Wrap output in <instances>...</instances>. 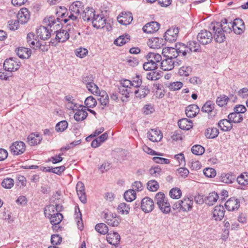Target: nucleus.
<instances>
[{
    "label": "nucleus",
    "instance_id": "3",
    "mask_svg": "<svg viewBox=\"0 0 248 248\" xmlns=\"http://www.w3.org/2000/svg\"><path fill=\"white\" fill-rule=\"evenodd\" d=\"M213 38L212 33L206 30H201L197 36L199 43L202 45L210 44L212 41Z\"/></svg>",
    "mask_w": 248,
    "mask_h": 248
},
{
    "label": "nucleus",
    "instance_id": "24",
    "mask_svg": "<svg viewBox=\"0 0 248 248\" xmlns=\"http://www.w3.org/2000/svg\"><path fill=\"white\" fill-rule=\"evenodd\" d=\"M181 211L188 212L192 209L193 203V200L189 198H185L181 200Z\"/></svg>",
    "mask_w": 248,
    "mask_h": 248
},
{
    "label": "nucleus",
    "instance_id": "41",
    "mask_svg": "<svg viewBox=\"0 0 248 248\" xmlns=\"http://www.w3.org/2000/svg\"><path fill=\"white\" fill-rule=\"evenodd\" d=\"M100 98L98 99L101 105L104 107L108 106L109 104V97L105 91L100 92L99 93Z\"/></svg>",
    "mask_w": 248,
    "mask_h": 248
},
{
    "label": "nucleus",
    "instance_id": "31",
    "mask_svg": "<svg viewBox=\"0 0 248 248\" xmlns=\"http://www.w3.org/2000/svg\"><path fill=\"white\" fill-rule=\"evenodd\" d=\"M178 125L181 129L188 130L192 127L193 123L191 120L183 118L178 121Z\"/></svg>",
    "mask_w": 248,
    "mask_h": 248
},
{
    "label": "nucleus",
    "instance_id": "39",
    "mask_svg": "<svg viewBox=\"0 0 248 248\" xmlns=\"http://www.w3.org/2000/svg\"><path fill=\"white\" fill-rule=\"evenodd\" d=\"M219 134V130L215 127L207 128L205 132V136L208 139H214L217 137Z\"/></svg>",
    "mask_w": 248,
    "mask_h": 248
},
{
    "label": "nucleus",
    "instance_id": "52",
    "mask_svg": "<svg viewBox=\"0 0 248 248\" xmlns=\"http://www.w3.org/2000/svg\"><path fill=\"white\" fill-rule=\"evenodd\" d=\"M168 51L169 55L167 56L172 60V59L177 58L178 56H180L178 52H177L176 48L173 47H169L165 49H163V53L165 52V51Z\"/></svg>",
    "mask_w": 248,
    "mask_h": 248
},
{
    "label": "nucleus",
    "instance_id": "51",
    "mask_svg": "<svg viewBox=\"0 0 248 248\" xmlns=\"http://www.w3.org/2000/svg\"><path fill=\"white\" fill-rule=\"evenodd\" d=\"M56 207L53 205H49L44 211L46 217H48L55 216V214H59L56 210H55Z\"/></svg>",
    "mask_w": 248,
    "mask_h": 248
},
{
    "label": "nucleus",
    "instance_id": "19",
    "mask_svg": "<svg viewBox=\"0 0 248 248\" xmlns=\"http://www.w3.org/2000/svg\"><path fill=\"white\" fill-rule=\"evenodd\" d=\"M61 16H62V19H61L62 23V22L64 23H67L68 22H69L67 25H70L71 24V21L72 23H73L74 21H77L78 19V17L77 16L74 15L69 11H68L66 14L62 13L61 15Z\"/></svg>",
    "mask_w": 248,
    "mask_h": 248
},
{
    "label": "nucleus",
    "instance_id": "58",
    "mask_svg": "<svg viewBox=\"0 0 248 248\" xmlns=\"http://www.w3.org/2000/svg\"><path fill=\"white\" fill-rule=\"evenodd\" d=\"M14 185V181L10 178H5L1 182V186L5 188H11Z\"/></svg>",
    "mask_w": 248,
    "mask_h": 248
},
{
    "label": "nucleus",
    "instance_id": "20",
    "mask_svg": "<svg viewBox=\"0 0 248 248\" xmlns=\"http://www.w3.org/2000/svg\"><path fill=\"white\" fill-rule=\"evenodd\" d=\"M166 58L160 62L161 68L164 71H169L174 68V62L171 58L166 56Z\"/></svg>",
    "mask_w": 248,
    "mask_h": 248
},
{
    "label": "nucleus",
    "instance_id": "38",
    "mask_svg": "<svg viewBox=\"0 0 248 248\" xmlns=\"http://www.w3.org/2000/svg\"><path fill=\"white\" fill-rule=\"evenodd\" d=\"M236 179V176L233 174L224 173L220 176V181L226 184L232 183Z\"/></svg>",
    "mask_w": 248,
    "mask_h": 248
},
{
    "label": "nucleus",
    "instance_id": "55",
    "mask_svg": "<svg viewBox=\"0 0 248 248\" xmlns=\"http://www.w3.org/2000/svg\"><path fill=\"white\" fill-rule=\"evenodd\" d=\"M68 127V123L66 121H62L57 123L55 126V129L57 132H62L67 129Z\"/></svg>",
    "mask_w": 248,
    "mask_h": 248
},
{
    "label": "nucleus",
    "instance_id": "27",
    "mask_svg": "<svg viewBox=\"0 0 248 248\" xmlns=\"http://www.w3.org/2000/svg\"><path fill=\"white\" fill-rule=\"evenodd\" d=\"M95 11L93 8L87 7L83 11L82 18L84 21H92L95 15Z\"/></svg>",
    "mask_w": 248,
    "mask_h": 248
},
{
    "label": "nucleus",
    "instance_id": "1",
    "mask_svg": "<svg viewBox=\"0 0 248 248\" xmlns=\"http://www.w3.org/2000/svg\"><path fill=\"white\" fill-rule=\"evenodd\" d=\"M218 22H212L209 27L210 29L214 33L213 35V38L218 43L223 42L226 39L224 34L225 32H224L223 29L221 28L222 26Z\"/></svg>",
    "mask_w": 248,
    "mask_h": 248
},
{
    "label": "nucleus",
    "instance_id": "8",
    "mask_svg": "<svg viewBox=\"0 0 248 248\" xmlns=\"http://www.w3.org/2000/svg\"><path fill=\"white\" fill-rule=\"evenodd\" d=\"M71 28H69L67 30H61L60 31H57L56 35V40L59 43L65 42L69 38L70 33H71Z\"/></svg>",
    "mask_w": 248,
    "mask_h": 248
},
{
    "label": "nucleus",
    "instance_id": "30",
    "mask_svg": "<svg viewBox=\"0 0 248 248\" xmlns=\"http://www.w3.org/2000/svg\"><path fill=\"white\" fill-rule=\"evenodd\" d=\"M138 89L134 91V93L137 98L140 99L144 98L149 93L150 90L145 86H140L137 87Z\"/></svg>",
    "mask_w": 248,
    "mask_h": 248
},
{
    "label": "nucleus",
    "instance_id": "59",
    "mask_svg": "<svg viewBox=\"0 0 248 248\" xmlns=\"http://www.w3.org/2000/svg\"><path fill=\"white\" fill-rule=\"evenodd\" d=\"M169 194L171 198L178 199L181 196L182 192L180 189L175 187L172 188L170 190Z\"/></svg>",
    "mask_w": 248,
    "mask_h": 248
},
{
    "label": "nucleus",
    "instance_id": "7",
    "mask_svg": "<svg viewBox=\"0 0 248 248\" xmlns=\"http://www.w3.org/2000/svg\"><path fill=\"white\" fill-rule=\"evenodd\" d=\"M92 23L94 28L96 29L103 28L106 24V19L103 14H95L94 17L92 19Z\"/></svg>",
    "mask_w": 248,
    "mask_h": 248
},
{
    "label": "nucleus",
    "instance_id": "36",
    "mask_svg": "<svg viewBox=\"0 0 248 248\" xmlns=\"http://www.w3.org/2000/svg\"><path fill=\"white\" fill-rule=\"evenodd\" d=\"M218 196L215 192L210 193L205 198V203L209 206L213 205L217 200Z\"/></svg>",
    "mask_w": 248,
    "mask_h": 248
},
{
    "label": "nucleus",
    "instance_id": "47",
    "mask_svg": "<svg viewBox=\"0 0 248 248\" xmlns=\"http://www.w3.org/2000/svg\"><path fill=\"white\" fill-rule=\"evenodd\" d=\"M75 219L77 221V225L78 226V229L80 230H82L83 226L82 223V214L80 211V209L79 207L78 206L77 209L76 208L75 209Z\"/></svg>",
    "mask_w": 248,
    "mask_h": 248
},
{
    "label": "nucleus",
    "instance_id": "44",
    "mask_svg": "<svg viewBox=\"0 0 248 248\" xmlns=\"http://www.w3.org/2000/svg\"><path fill=\"white\" fill-rule=\"evenodd\" d=\"M124 197L126 201L131 202L136 199V193L134 189H129L124 192Z\"/></svg>",
    "mask_w": 248,
    "mask_h": 248
},
{
    "label": "nucleus",
    "instance_id": "50",
    "mask_svg": "<svg viewBox=\"0 0 248 248\" xmlns=\"http://www.w3.org/2000/svg\"><path fill=\"white\" fill-rule=\"evenodd\" d=\"M192 68L189 66H184L179 68L178 74L180 76H188L192 72Z\"/></svg>",
    "mask_w": 248,
    "mask_h": 248
},
{
    "label": "nucleus",
    "instance_id": "34",
    "mask_svg": "<svg viewBox=\"0 0 248 248\" xmlns=\"http://www.w3.org/2000/svg\"><path fill=\"white\" fill-rule=\"evenodd\" d=\"M175 47L180 56L185 57L187 54H190L187 45L179 43L175 45Z\"/></svg>",
    "mask_w": 248,
    "mask_h": 248
},
{
    "label": "nucleus",
    "instance_id": "53",
    "mask_svg": "<svg viewBox=\"0 0 248 248\" xmlns=\"http://www.w3.org/2000/svg\"><path fill=\"white\" fill-rule=\"evenodd\" d=\"M214 103L211 101H207L202 106V111L209 113L212 111L214 108Z\"/></svg>",
    "mask_w": 248,
    "mask_h": 248
},
{
    "label": "nucleus",
    "instance_id": "18",
    "mask_svg": "<svg viewBox=\"0 0 248 248\" xmlns=\"http://www.w3.org/2000/svg\"><path fill=\"white\" fill-rule=\"evenodd\" d=\"M162 135L158 129H152L147 133V137L152 141L158 142L162 138Z\"/></svg>",
    "mask_w": 248,
    "mask_h": 248
},
{
    "label": "nucleus",
    "instance_id": "15",
    "mask_svg": "<svg viewBox=\"0 0 248 248\" xmlns=\"http://www.w3.org/2000/svg\"><path fill=\"white\" fill-rule=\"evenodd\" d=\"M36 34L41 39L46 40L50 38L51 33L48 27L41 26L36 30Z\"/></svg>",
    "mask_w": 248,
    "mask_h": 248
},
{
    "label": "nucleus",
    "instance_id": "61",
    "mask_svg": "<svg viewBox=\"0 0 248 248\" xmlns=\"http://www.w3.org/2000/svg\"><path fill=\"white\" fill-rule=\"evenodd\" d=\"M204 148L201 145H195L191 148V151L195 155H202L204 152Z\"/></svg>",
    "mask_w": 248,
    "mask_h": 248
},
{
    "label": "nucleus",
    "instance_id": "60",
    "mask_svg": "<svg viewBox=\"0 0 248 248\" xmlns=\"http://www.w3.org/2000/svg\"><path fill=\"white\" fill-rule=\"evenodd\" d=\"M85 105L88 108H94L97 104L96 99L92 96H90L86 98L84 101Z\"/></svg>",
    "mask_w": 248,
    "mask_h": 248
},
{
    "label": "nucleus",
    "instance_id": "42",
    "mask_svg": "<svg viewBox=\"0 0 248 248\" xmlns=\"http://www.w3.org/2000/svg\"><path fill=\"white\" fill-rule=\"evenodd\" d=\"M88 115L86 111L81 109L77 110L74 115V119L78 122L82 121L85 119Z\"/></svg>",
    "mask_w": 248,
    "mask_h": 248
},
{
    "label": "nucleus",
    "instance_id": "13",
    "mask_svg": "<svg viewBox=\"0 0 248 248\" xmlns=\"http://www.w3.org/2000/svg\"><path fill=\"white\" fill-rule=\"evenodd\" d=\"M226 209L229 211L237 210L240 207V202L235 198H231L225 203Z\"/></svg>",
    "mask_w": 248,
    "mask_h": 248
},
{
    "label": "nucleus",
    "instance_id": "5",
    "mask_svg": "<svg viewBox=\"0 0 248 248\" xmlns=\"http://www.w3.org/2000/svg\"><path fill=\"white\" fill-rule=\"evenodd\" d=\"M179 29L178 27H172L165 32L164 37L165 40L170 43L175 42L178 37Z\"/></svg>",
    "mask_w": 248,
    "mask_h": 248
},
{
    "label": "nucleus",
    "instance_id": "35",
    "mask_svg": "<svg viewBox=\"0 0 248 248\" xmlns=\"http://www.w3.org/2000/svg\"><path fill=\"white\" fill-rule=\"evenodd\" d=\"M228 119L230 120L232 123H240L243 120V117L241 114L235 112L230 113L228 116Z\"/></svg>",
    "mask_w": 248,
    "mask_h": 248
},
{
    "label": "nucleus",
    "instance_id": "28",
    "mask_svg": "<svg viewBox=\"0 0 248 248\" xmlns=\"http://www.w3.org/2000/svg\"><path fill=\"white\" fill-rule=\"evenodd\" d=\"M200 111V108L196 105H190L186 108V114L189 118L194 117Z\"/></svg>",
    "mask_w": 248,
    "mask_h": 248
},
{
    "label": "nucleus",
    "instance_id": "23",
    "mask_svg": "<svg viewBox=\"0 0 248 248\" xmlns=\"http://www.w3.org/2000/svg\"><path fill=\"white\" fill-rule=\"evenodd\" d=\"M82 3L76 1L70 6L69 11L78 17L80 12L82 11Z\"/></svg>",
    "mask_w": 248,
    "mask_h": 248
},
{
    "label": "nucleus",
    "instance_id": "4",
    "mask_svg": "<svg viewBox=\"0 0 248 248\" xmlns=\"http://www.w3.org/2000/svg\"><path fill=\"white\" fill-rule=\"evenodd\" d=\"M26 146L21 141H16L12 143L10 146L11 153L16 155L22 154L25 151Z\"/></svg>",
    "mask_w": 248,
    "mask_h": 248
},
{
    "label": "nucleus",
    "instance_id": "57",
    "mask_svg": "<svg viewBox=\"0 0 248 248\" xmlns=\"http://www.w3.org/2000/svg\"><path fill=\"white\" fill-rule=\"evenodd\" d=\"M147 187L150 191H156L159 188V185L155 180H150L147 183Z\"/></svg>",
    "mask_w": 248,
    "mask_h": 248
},
{
    "label": "nucleus",
    "instance_id": "32",
    "mask_svg": "<svg viewBox=\"0 0 248 248\" xmlns=\"http://www.w3.org/2000/svg\"><path fill=\"white\" fill-rule=\"evenodd\" d=\"M16 51L17 56L22 59H28L31 54L30 49L23 47L17 48Z\"/></svg>",
    "mask_w": 248,
    "mask_h": 248
},
{
    "label": "nucleus",
    "instance_id": "64",
    "mask_svg": "<svg viewBox=\"0 0 248 248\" xmlns=\"http://www.w3.org/2000/svg\"><path fill=\"white\" fill-rule=\"evenodd\" d=\"M34 37L35 35L32 32L29 33L27 36V42L32 48H34L36 45V43L34 41Z\"/></svg>",
    "mask_w": 248,
    "mask_h": 248
},
{
    "label": "nucleus",
    "instance_id": "10",
    "mask_svg": "<svg viewBox=\"0 0 248 248\" xmlns=\"http://www.w3.org/2000/svg\"><path fill=\"white\" fill-rule=\"evenodd\" d=\"M104 218L106 220V222L109 226L116 227L119 224V221L115 214L111 212L105 213Z\"/></svg>",
    "mask_w": 248,
    "mask_h": 248
},
{
    "label": "nucleus",
    "instance_id": "43",
    "mask_svg": "<svg viewBox=\"0 0 248 248\" xmlns=\"http://www.w3.org/2000/svg\"><path fill=\"white\" fill-rule=\"evenodd\" d=\"M128 34L121 35L115 40L114 43L117 46H122L130 40Z\"/></svg>",
    "mask_w": 248,
    "mask_h": 248
},
{
    "label": "nucleus",
    "instance_id": "14",
    "mask_svg": "<svg viewBox=\"0 0 248 248\" xmlns=\"http://www.w3.org/2000/svg\"><path fill=\"white\" fill-rule=\"evenodd\" d=\"M232 30L234 32L237 34H241L244 29V22L243 20L240 18L235 19L233 22H232Z\"/></svg>",
    "mask_w": 248,
    "mask_h": 248
},
{
    "label": "nucleus",
    "instance_id": "37",
    "mask_svg": "<svg viewBox=\"0 0 248 248\" xmlns=\"http://www.w3.org/2000/svg\"><path fill=\"white\" fill-rule=\"evenodd\" d=\"M48 218L50 219L51 224L53 225V229H55L57 228V225L62 221L63 216L61 213L55 214V216Z\"/></svg>",
    "mask_w": 248,
    "mask_h": 248
},
{
    "label": "nucleus",
    "instance_id": "25",
    "mask_svg": "<svg viewBox=\"0 0 248 248\" xmlns=\"http://www.w3.org/2000/svg\"><path fill=\"white\" fill-rule=\"evenodd\" d=\"M119 91L120 94L123 96L121 99L123 102H127L130 93H132L133 92L132 88H127L124 86H120L119 88Z\"/></svg>",
    "mask_w": 248,
    "mask_h": 248
},
{
    "label": "nucleus",
    "instance_id": "12",
    "mask_svg": "<svg viewBox=\"0 0 248 248\" xmlns=\"http://www.w3.org/2000/svg\"><path fill=\"white\" fill-rule=\"evenodd\" d=\"M160 24L156 21H151L146 24L142 30L147 33H153L156 32L160 28Z\"/></svg>",
    "mask_w": 248,
    "mask_h": 248
},
{
    "label": "nucleus",
    "instance_id": "40",
    "mask_svg": "<svg viewBox=\"0 0 248 248\" xmlns=\"http://www.w3.org/2000/svg\"><path fill=\"white\" fill-rule=\"evenodd\" d=\"M219 23L222 24L221 28L223 29L225 33H230L232 31V27L231 25H232V21L228 22L226 18H224Z\"/></svg>",
    "mask_w": 248,
    "mask_h": 248
},
{
    "label": "nucleus",
    "instance_id": "29",
    "mask_svg": "<svg viewBox=\"0 0 248 248\" xmlns=\"http://www.w3.org/2000/svg\"><path fill=\"white\" fill-rule=\"evenodd\" d=\"M148 61L152 62L154 64H156L157 68L158 65L160 64V61L162 60L161 56L158 54L153 52L149 53L146 56Z\"/></svg>",
    "mask_w": 248,
    "mask_h": 248
},
{
    "label": "nucleus",
    "instance_id": "48",
    "mask_svg": "<svg viewBox=\"0 0 248 248\" xmlns=\"http://www.w3.org/2000/svg\"><path fill=\"white\" fill-rule=\"evenodd\" d=\"M237 183L242 186L248 185V172H243L237 178Z\"/></svg>",
    "mask_w": 248,
    "mask_h": 248
},
{
    "label": "nucleus",
    "instance_id": "2",
    "mask_svg": "<svg viewBox=\"0 0 248 248\" xmlns=\"http://www.w3.org/2000/svg\"><path fill=\"white\" fill-rule=\"evenodd\" d=\"M20 66V62L16 59L10 58L5 60L3 63V67L6 71L9 72L11 75L12 72L17 70Z\"/></svg>",
    "mask_w": 248,
    "mask_h": 248
},
{
    "label": "nucleus",
    "instance_id": "45",
    "mask_svg": "<svg viewBox=\"0 0 248 248\" xmlns=\"http://www.w3.org/2000/svg\"><path fill=\"white\" fill-rule=\"evenodd\" d=\"M188 51L189 53L191 52H198L200 50V45L196 41H191L187 43Z\"/></svg>",
    "mask_w": 248,
    "mask_h": 248
},
{
    "label": "nucleus",
    "instance_id": "33",
    "mask_svg": "<svg viewBox=\"0 0 248 248\" xmlns=\"http://www.w3.org/2000/svg\"><path fill=\"white\" fill-rule=\"evenodd\" d=\"M218 126L223 131H230L232 128V123L229 119H223L219 121Z\"/></svg>",
    "mask_w": 248,
    "mask_h": 248
},
{
    "label": "nucleus",
    "instance_id": "54",
    "mask_svg": "<svg viewBox=\"0 0 248 248\" xmlns=\"http://www.w3.org/2000/svg\"><path fill=\"white\" fill-rule=\"evenodd\" d=\"M155 70H150V72L148 73L146 75L147 78L151 80H156L159 79L161 75L159 72Z\"/></svg>",
    "mask_w": 248,
    "mask_h": 248
},
{
    "label": "nucleus",
    "instance_id": "11",
    "mask_svg": "<svg viewBox=\"0 0 248 248\" xmlns=\"http://www.w3.org/2000/svg\"><path fill=\"white\" fill-rule=\"evenodd\" d=\"M18 21L22 24L26 23L30 18V12L26 8H22L17 14Z\"/></svg>",
    "mask_w": 248,
    "mask_h": 248
},
{
    "label": "nucleus",
    "instance_id": "26",
    "mask_svg": "<svg viewBox=\"0 0 248 248\" xmlns=\"http://www.w3.org/2000/svg\"><path fill=\"white\" fill-rule=\"evenodd\" d=\"M42 140L41 136L38 133H31L28 137V142L31 146H34L39 144Z\"/></svg>",
    "mask_w": 248,
    "mask_h": 248
},
{
    "label": "nucleus",
    "instance_id": "6",
    "mask_svg": "<svg viewBox=\"0 0 248 248\" xmlns=\"http://www.w3.org/2000/svg\"><path fill=\"white\" fill-rule=\"evenodd\" d=\"M140 207L145 213L151 212L154 209V202L150 198L146 197L141 200Z\"/></svg>",
    "mask_w": 248,
    "mask_h": 248
},
{
    "label": "nucleus",
    "instance_id": "56",
    "mask_svg": "<svg viewBox=\"0 0 248 248\" xmlns=\"http://www.w3.org/2000/svg\"><path fill=\"white\" fill-rule=\"evenodd\" d=\"M130 206L124 202L121 203L118 206V210L122 214H128L129 213Z\"/></svg>",
    "mask_w": 248,
    "mask_h": 248
},
{
    "label": "nucleus",
    "instance_id": "49",
    "mask_svg": "<svg viewBox=\"0 0 248 248\" xmlns=\"http://www.w3.org/2000/svg\"><path fill=\"white\" fill-rule=\"evenodd\" d=\"M95 229L98 232L103 235L107 234L108 231V226L103 223L97 224Z\"/></svg>",
    "mask_w": 248,
    "mask_h": 248
},
{
    "label": "nucleus",
    "instance_id": "63",
    "mask_svg": "<svg viewBox=\"0 0 248 248\" xmlns=\"http://www.w3.org/2000/svg\"><path fill=\"white\" fill-rule=\"evenodd\" d=\"M204 175L208 178L214 177L216 175V171L212 168H205L203 170Z\"/></svg>",
    "mask_w": 248,
    "mask_h": 248
},
{
    "label": "nucleus",
    "instance_id": "9",
    "mask_svg": "<svg viewBox=\"0 0 248 248\" xmlns=\"http://www.w3.org/2000/svg\"><path fill=\"white\" fill-rule=\"evenodd\" d=\"M118 22L124 25H127L131 23L133 20V16L129 12H122L118 16Z\"/></svg>",
    "mask_w": 248,
    "mask_h": 248
},
{
    "label": "nucleus",
    "instance_id": "17",
    "mask_svg": "<svg viewBox=\"0 0 248 248\" xmlns=\"http://www.w3.org/2000/svg\"><path fill=\"white\" fill-rule=\"evenodd\" d=\"M164 42L162 38L154 37L149 39L147 44L151 48L158 49L163 46Z\"/></svg>",
    "mask_w": 248,
    "mask_h": 248
},
{
    "label": "nucleus",
    "instance_id": "22",
    "mask_svg": "<svg viewBox=\"0 0 248 248\" xmlns=\"http://www.w3.org/2000/svg\"><path fill=\"white\" fill-rule=\"evenodd\" d=\"M120 239V236L117 232L108 233L107 235V240L108 243L114 246L119 244Z\"/></svg>",
    "mask_w": 248,
    "mask_h": 248
},
{
    "label": "nucleus",
    "instance_id": "46",
    "mask_svg": "<svg viewBox=\"0 0 248 248\" xmlns=\"http://www.w3.org/2000/svg\"><path fill=\"white\" fill-rule=\"evenodd\" d=\"M168 200V199L165 197V194L161 192H158L156 194L155 197V201L157 205L160 206V205L164 203L165 202Z\"/></svg>",
    "mask_w": 248,
    "mask_h": 248
},
{
    "label": "nucleus",
    "instance_id": "21",
    "mask_svg": "<svg viewBox=\"0 0 248 248\" xmlns=\"http://www.w3.org/2000/svg\"><path fill=\"white\" fill-rule=\"evenodd\" d=\"M225 210L223 205H218L215 207L213 214L216 220H221L224 217Z\"/></svg>",
    "mask_w": 248,
    "mask_h": 248
},
{
    "label": "nucleus",
    "instance_id": "16",
    "mask_svg": "<svg viewBox=\"0 0 248 248\" xmlns=\"http://www.w3.org/2000/svg\"><path fill=\"white\" fill-rule=\"evenodd\" d=\"M76 190L80 201L83 203H86L87 202V199L85 192V186L82 182H78L76 186Z\"/></svg>",
    "mask_w": 248,
    "mask_h": 248
},
{
    "label": "nucleus",
    "instance_id": "62",
    "mask_svg": "<svg viewBox=\"0 0 248 248\" xmlns=\"http://www.w3.org/2000/svg\"><path fill=\"white\" fill-rule=\"evenodd\" d=\"M158 208L164 214H168L170 211V205L168 200L162 203Z\"/></svg>",
    "mask_w": 248,
    "mask_h": 248
}]
</instances>
